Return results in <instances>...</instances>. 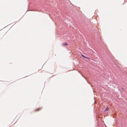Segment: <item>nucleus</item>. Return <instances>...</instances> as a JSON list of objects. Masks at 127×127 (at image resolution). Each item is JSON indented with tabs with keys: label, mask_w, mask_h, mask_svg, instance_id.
Wrapping results in <instances>:
<instances>
[{
	"label": "nucleus",
	"mask_w": 127,
	"mask_h": 127,
	"mask_svg": "<svg viewBox=\"0 0 127 127\" xmlns=\"http://www.w3.org/2000/svg\"><path fill=\"white\" fill-rule=\"evenodd\" d=\"M67 45H68V44L65 42H64L62 44V46H65Z\"/></svg>",
	"instance_id": "1"
},
{
	"label": "nucleus",
	"mask_w": 127,
	"mask_h": 127,
	"mask_svg": "<svg viewBox=\"0 0 127 127\" xmlns=\"http://www.w3.org/2000/svg\"><path fill=\"white\" fill-rule=\"evenodd\" d=\"M41 109V108H38L36 109H35L34 110V111L36 112V111H38L40 110Z\"/></svg>",
	"instance_id": "2"
},
{
	"label": "nucleus",
	"mask_w": 127,
	"mask_h": 127,
	"mask_svg": "<svg viewBox=\"0 0 127 127\" xmlns=\"http://www.w3.org/2000/svg\"><path fill=\"white\" fill-rule=\"evenodd\" d=\"M108 107H107L105 110V111H108Z\"/></svg>",
	"instance_id": "3"
},
{
	"label": "nucleus",
	"mask_w": 127,
	"mask_h": 127,
	"mask_svg": "<svg viewBox=\"0 0 127 127\" xmlns=\"http://www.w3.org/2000/svg\"><path fill=\"white\" fill-rule=\"evenodd\" d=\"M81 56L82 57H84V58H88L85 56H84L83 55H81Z\"/></svg>",
	"instance_id": "4"
}]
</instances>
